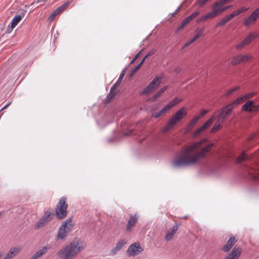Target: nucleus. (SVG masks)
I'll use <instances>...</instances> for the list:
<instances>
[{
	"mask_svg": "<svg viewBox=\"0 0 259 259\" xmlns=\"http://www.w3.org/2000/svg\"><path fill=\"white\" fill-rule=\"evenodd\" d=\"M206 139H204L183 148L181 153L173 161V165L175 166L193 165L204 158L214 145L213 143H210L202 147V145L206 142Z\"/></svg>",
	"mask_w": 259,
	"mask_h": 259,
	"instance_id": "obj_1",
	"label": "nucleus"
},
{
	"mask_svg": "<svg viewBox=\"0 0 259 259\" xmlns=\"http://www.w3.org/2000/svg\"><path fill=\"white\" fill-rule=\"evenodd\" d=\"M85 242L79 238H75L67 245L62 247L56 253L59 259H74L86 247Z\"/></svg>",
	"mask_w": 259,
	"mask_h": 259,
	"instance_id": "obj_2",
	"label": "nucleus"
},
{
	"mask_svg": "<svg viewBox=\"0 0 259 259\" xmlns=\"http://www.w3.org/2000/svg\"><path fill=\"white\" fill-rule=\"evenodd\" d=\"M66 197H62L60 199L55 209V213L57 218L59 219H62L67 215L68 204L66 202Z\"/></svg>",
	"mask_w": 259,
	"mask_h": 259,
	"instance_id": "obj_3",
	"label": "nucleus"
},
{
	"mask_svg": "<svg viewBox=\"0 0 259 259\" xmlns=\"http://www.w3.org/2000/svg\"><path fill=\"white\" fill-rule=\"evenodd\" d=\"M53 211H47L35 225L34 229L37 230L44 227L53 218Z\"/></svg>",
	"mask_w": 259,
	"mask_h": 259,
	"instance_id": "obj_4",
	"label": "nucleus"
},
{
	"mask_svg": "<svg viewBox=\"0 0 259 259\" xmlns=\"http://www.w3.org/2000/svg\"><path fill=\"white\" fill-rule=\"evenodd\" d=\"M162 76H156L148 85L142 92V94H149L160 84Z\"/></svg>",
	"mask_w": 259,
	"mask_h": 259,
	"instance_id": "obj_5",
	"label": "nucleus"
},
{
	"mask_svg": "<svg viewBox=\"0 0 259 259\" xmlns=\"http://www.w3.org/2000/svg\"><path fill=\"white\" fill-rule=\"evenodd\" d=\"M183 114H176L175 116L171 118L167 122L165 126L163 128L162 132L166 133L172 130L175 125L179 122L183 118Z\"/></svg>",
	"mask_w": 259,
	"mask_h": 259,
	"instance_id": "obj_6",
	"label": "nucleus"
},
{
	"mask_svg": "<svg viewBox=\"0 0 259 259\" xmlns=\"http://www.w3.org/2000/svg\"><path fill=\"white\" fill-rule=\"evenodd\" d=\"M252 56L250 54L236 55L232 58L231 64L233 65L243 64L250 60Z\"/></svg>",
	"mask_w": 259,
	"mask_h": 259,
	"instance_id": "obj_7",
	"label": "nucleus"
},
{
	"mask_svg": "<svg viewBox=\"0 0 259 259\" xmlns=\"http://www.w3.org/2000/svg\"><path fill=\"white\" fill-rule=\"evenodd\" d=\"M143 250V249L139 243H134L129 246L126 253L128 256H135L140 254Z\"/></svg>",
	"mask_w": 259,
	"mask_h": 259,
	"instance_id": "obj_8",
	"label": "nucleus"
},
{
	"mask_svg": "<svg viewBox=\"0 0 259 259\" xmlns=\"http://www.w3.org/2000/svg\"><path fill=\"white\" fill-rule=\"evenodd\" d=\"M242 110L245 112H258L259 103L255 105L254 101L248 100L242 106Z\"/></svg>",
	"mask_w": 259,
	"mask_h": 259,
	"instance_id": "obj_9",
	"label": "nucleus"
},
{
	"mask_svg": "<svg viewBox=\"0 0 259 259\" xmlns=\"http://www.w3.org/2000/svg\"><path fill=\"white\" fill-rule=\"evenodd\" d=\"M214 119V116L213 115L208 119L203 125L198 128L193 134V136L196 137L201 134L204 131L207 129L212 123Z\"/></svg>",
	"mask_w": 259,
	"mask_h": 259,
	"instance_id": "obj_10",
	"label": "nucleus"
},
{
	"mask_svg": "<svg viewBox=\"0 0 259 259\" xmlns=\"http://www.w3.org/2000/svg\"><path fill=\"white\" fill-rule=\"evenodd\" d=\"M225 4L221 0H220L219 1L214 3V4L211 6V11H212L218 16L227 9V7H222Z\"/></svg>",
	"mask_w": 259,
	"mask_h": 259,
	"instance_id": "obj_11",
	"label": "nucleus"
},
{
	"mask_svg": "<svg viewBox=\"0 0 259 259\" xmlns=\"http://www.w3.org/2000/svg\"><path fill=\"white\" fill-rule=\"evenodd\" d=\"M21 249L22 247L18 245L11 247L3 259H12L14 258L20 252Z\"/></svg>",
	"mask_w": 259,
	"mask_h": 259,
	"instance_id": "obj_12",
	"label": "nucleus"
},
{
	"mask_svg": "<svg viewBox=\"0 0 259 259\" xmlns=\"http://www.w3.org/2000/svg\"><path fill=\"white\" fill-rule=\"evenodd\" d=\"M259 17V8L255 9L251 14L245 20L244 25L249 26L253 23Z\"/></svg>",
	"mask_w": 259,
	"mask_h": 259,
	"instance_id": "obj_13",
	"label": "nucleus"
},
{
	"mask_svg": "<svg viewBox=\"0 0 259 259\" xmlns=\"http://www.w3.org/2000/svg\"><path fill=\"white\" fill-rule=\"evenodd\" d=\"M182 100L178 98H176L167 105H166L160 111L159 113H165L170 111V110L175 106L181 102Z\"/></svg>",
	"mask_w": 259,
	"mask_h": 259,
	"instance_id": "obj_14",
	"label": "nucleus"
},
{
	"mask_svg": "<svg viewBox=\"0 0 259 259\" xmlns=\"http://www.w3.org/2000/svg\"><path fill=\"white\" fill-rule=\"evenodd\" d=\"M178 229L179 226L178 225H175L171 228L168 229L165 235V240L166 241H169L171 240L174 238L175 234L177 233Z\"/></svg>",
	"mask_w": 259,
	"mask_h": 259,
	"instance_id": "obj_15",
	"label": "nucleus"
},
{
	"mask_svg": "<svg viewBox=\"0 0 259 259\" xmlns=\"http://www.w3.org/2000/svg\"><path fill=\"white\" fill-rule=\"evenodd\" d=\"M240 99L236 98L235 100L232 102L231 103L227 105L222 109V113H230L236 106L240 104L239 101Z\"/></svg>",
	"mask_w": 259,
	"mask_h": 259,
	"instance_id": "obj_16",
	"label": "nucleus"
},
{
	"mask_svg": "<svg viewBox=\"0 0 259 259\" xmlns=\"http://www.w3.org/2000/svg\"><path fill=\"white\" fill-rule=\"evenodd\" d=\"M139 215L137 214L131 215L128 220L127 225L126 227V230L128 232L132 231L133 228L135 226V224L138 221Z\"/></svg>",
	"mask_w": 259,
	"mask_h": 259,
	"instance_id": "obj_17",
	"label": "nucleus"
},
{
	"mask_svg": "<svg viewBox=\"0 0 259 259\" xmlns=\"http://www.w3.org/2000/svg\"><path fill=\"white\" fill-rule=\"evenodd\" d=\"M241 252V248L234 247L231 252L226 256L225 259H238Z\"/></svg>",
	"mask_w": 259,
	"mask_h": 259,
	"instance_id": "obj_18",
	"label": "nucleus"
},
{
	"mask_svg": "<svg viewBox=\"0 0 259 259\" xmlns=\"http://www.w3.org/2000/svg\"><path fill=\"white\" fill-rule=\"evenodd\" d=\"M50 248L48 246H44L37 250L29 259H38L46 254Z\"/></svg>",
	"mask_w": 259,
	"mask_h": 259,
	"instance_id": "obj_19",
	"label": "nucleus"
},
{
	"mask_svg": "<svg viewBox=\"0 0 259 259\" xmlns=\"http://www.w3.org/2000/svg\"><path fill=\"white\" fill-rule=\"evenodd\" d=\"M126 243V241L124 239H121L119 240L116 243V246L111 250L110 255H114L116 254Z\"/></svg>",
	"mask_w": 259,
	"mask_h": 259,
	"instance_id": "obj_20",
	"label": "nucleus"
},
{
	"mask_svg": "<svg viewBox=\"0 0 259 259\" xmlns=\"http://www.w3.org/2000/svg\"><path fill=\"white\" fill-rule=\"evenodd\" d=\"M236 242L237 240L234 237H230L226 244L223 246V250L225 252H228Z\"/></svg>",
	"mask_w": 259,
	"mask_h": 259,
	"instance_id": "obj_21",
	"label": "nucleus"
},
{
	"mask_svg": "<svg viewBox=\"0 0 259 259\" xmlns=\"http://www.w3.org/2000/svg\"><path fill=\"white\" fill-rule=\"evenodd\" d=\"M74 225L71 222V218L67 219L61 226L66 232L69 233L72 230Z\"/></svg>",
	"mask_w": 259,
	"mask_h": 259,
	"instance_id": "obj_22",
	"label": "nucleus"
},
{
	"mask_svg": "<svg viewBox=\"0 0 259 259\" xmlns=\"http://www.w3.org/2000/svg\"><path fill=\"white\" fill-rule=\"evenodd\" d=\"M226 115V114H219L217 118L218 120L215 123L214 125L211 129V130L210 131V133H214L221 128V122H220V120H221L222 121L223 120V119L225 118V117L226 116H225Z\"/></svg>",
	"mask_w": 259,
	"mask_h": 259,
	"instance_id": "obj_23",
	"label": "nucleus"
},
{
	"mask_svg": "<svg viewBox=\"0 0 259 259\" xmlns=\"http://www.w3.org/2000/svg\"><path fill=\"white\" fill-rule=\"evenodd\" d=\"M217 16L213 13V12L211 11L199 17L197 21L198 22L205 21L208 19H213Z\"/></svg>",
	"mask_w": 259,
	"mask_h": 259,
	"instance_id": "obj_24",
	"label": "nucleus"
},
{
	"mask_svg": "<svg viewBox=\"0 0 259 259\" xmlns=\"http://www.w3.org/2000/svg\"><path fill=\"white\" fill-rule=\"evenodd\" d=\"M256 92H254L249 93L238 97L237 99L240 100L239 101V102L241 104L244 102H245L246 100L252 98L254 96L256 95Z\"/></svg>",
	"mask_w": 259,
	"mask_h": 259,
	"instance_id": "obj_25",
	"label": "nucleus"
},
{
	"mask_svg": "<svg viewBox=\"0 0 259 259\" xmlns=\"http://www.w3.org/2000/svg\"><path fill=\"white\" fill-rule=\"evenodd\" d=\"M200 116H196L192 119L190 123L187 126V127L185 128L186 133H189L191 131L193 127L196 125V123L197 122Z\"/></svg>",
	"mask_w": 259,
	"mask_h": 259,
	"instance_id": "obj_26",
	"label": "nucleus"
},
{
	"mask_svg": "<svg viewBox=\"0 0 259 259\" xmlns=\"http://www.w3.org/2000/svg\"><path fill=\"white\" fill-rule=\"evenodd\" d=\"M258 35L255 32L250 33L243 40L245 42L246 45L251 43L253 39L257 37Z\"/></svg>",
	"mask_w": 259,
	"mask_h": 259,
	"instance_id": "obj_27",
	"label": "nucleus"
},
{
	"mask_svg": "<svg viewBox=\"0 0 259 259\" xmlns=\"http://www.w3.org/2000/svg\"><path fill=\"white\" fill-rule=\"evenodd\" d=\"M68 233L66 232L64 229H63V227L60 226L59 231L58 232L57 238L58 240H63L65 239L68 236Z\"/></svg>",
	"mask_w": 259,
	"mask_h": 259,
	"instance_id": "obj_28",
	"label": "nucleus"
},
{
	"mask_svg": "<svg viewBox=\"0 0 259 259\" xmlns=\"http://www.w3.org/2000/svg\"><path fill=\"white\" fill-rule=\"evenodd\" d=\"M70 5V2H68L64 3L59 7L57 8L54 12L57 15L63 12Z\"/></svg>",
	"mask_w": 259,
	"mask_h": 259,
	"instance_id": "obj_29",
	"label": "nucleus"
},
{
	"mask_svg": "<svg viewBox=\"0 0 259 259\" xmlns=\"http://www.w3.org/2000/svg\"><path fill=\"white\" fill-rule=\"evenodd\" d=\"M21 19L22 17L20 15H18L15 16L11 22V28L12 29L15 28Z\"/></svg>",
	"mask_w": 259,
	"mask_h": 259,
	"instance_id": "obj_30",
	"label": "nucleus"
},
{
	"mask_svg": "<svg viewBox=\"0 0 259 259\" xmlns=\"http://www.w3.org/2000/svg\"><path fill=\"white\" fill-rule=\"evenodd\" d=\"M118 87L114 84L111 88L109 94L115 97L119 92V90L118 89Z\"/></svg>",
	"mask_w": 259,
	"mask_h": 259,
	"instance_id": "obj_31",
	"label": "nucleus"
},
{
	"mask_svg": "<svg viewBox=\"0 0 259 259\" xmlns=\"http://www.w3.org/2000/svg\"><path fill=\"white\" fill-rule=\"evenodd\" d=\"M204 33V29L203 28H198L195 30V34L193 36L194 38L197 40L200 37L202 36L203 35Z\"/></svg>",
	"mask_w": 259,
	"mask_h": 259,
	"instance_id": "obj_32",
	"label": "nucleus"
},
{
	"mask_svg": "<svg viewBox=\"0 0 259 259\" xmlns=\"http://www.w3.org/2000/svg\"><path fill=\"white\" fill-rule=\"evenodd\" d=\"M167 85H165L163 88L160 89V90L153 96V100H154L156 98L159 97L167 90Z\"/></svg>",
	"mask_w": 259,
	"mask_h": 259,
	"instance_id": "obj_33",
	"label": "nucleus"
},
{
	"mask_svg": "<svg viewBox=\"0 0 259 259\" xmlns=\"http://www.w3.org/2000/svg\"><path fill=\"white\" fill-rule=\"evenodd\" d=\"M240 87H236L234 88H232L231 89L229 90L227 92H226V93L224 94V96L226 97H228L232 95L234 92L239 90Z\"/></svg>",
	"mask_w": 259,
	"mask_h": 259,
	"instance_id": "obj_34",
	"label": "nucleus"
},
{
	"mask_svg": "<svg viewBox=\"0 0 259 259\" xmlns=\"http://www.w3.org/2000/svg\"><path fill=\"white\" fill-rule=\"evenodd\" d=\"M230 20L229 18L226 16L223 19H222L221 21H220L217 24V27H221L225 25L227 22L229 21Z\"/></svg>",
	"mask_w": 259,
	"mask_h": 259,
	"instance_id": "obj_35",
	"label": "nucleus"
},
{
	"mask_svg": "<svg viewBox=\"0 0 259 259\" xmlns=\"http://www.w3.org/2000/svg\"><path fill=\"white\" fill-rule=\"evenodd\" d=\"M249 158L248 156L246 155L244 153H241L239 156L237 158L236 162L240 163L243 160H245Z\"/></svg>",
	"mask_w": 259,
	"mask_h": 259,
	"instance_id": "obj_36",
	"label": "nucleus"
},
{
	"mask_svg": "<svg viewBox=\"0 0 259 259\" xmlns=\"http://www.w3.org/2000/svg\"><path fill=\"white\" fill-rule=\"evenodd\" d=\"M124 75H125V73H124V71H122L120 75H119V78H118L117 80L116 81V82L114 83V84H115V85H117L118 87H119L121 81H122V80L123 79V78L124 77Z\"/></svg>",
	"mask_w": 259,
	"mask_h": 259,
	"instance_id": "obj_37",
	"label": "nucleus"
},
{
	"mask_svg": "<svg viewBox=\"0 0 259 259\" xmlns=\"http://www.w3.org/2000/svg\"><path fill=\"white\" fill-rule=\"evenodd\" d=\"M192 21L191 19L188 16L181 23L180 29H183L187 24Z\"/></svg>",
	"mask_w": 259,
	"mask_h": 259,
	"instance_id": "obj_38",
	"label": "nucleus"
},
{
	"mask_svg": "<svg viewBox=\"0 0 259 259\" xmlns=\"http://www.w3.org/2000/svg\"><path fill=\"white\" fill-rule=\"evenodd\" d=\"M192 21L191 19L188 16L181 23L180 29H183L187 24Z\"/></svg>",
	"mask_w": 259,
	"mask_h": 259,
	"instance_id": "obj_39",
	"label": "nucleus"
},
{
	"mask_svg": "<svg viewBox=\"0 0 259 259\" xmlns=\"http://www.w3.org/2000/svg\"><path fill=\"white\" fill-rule=\"evenodd\" d=\"M192 21L191 19L188 16L181 23L180 29H183L187 24Z\"/></svg>",
	"mask_w": 259,
	"mask_h": 259,
	"instance_id": "obj_40",
	"label": "nucleus"
},
{
	"mask_svg": "<svg viewBox=\"0 0 259 259\" xmlns=\"http://www.w3.org/2000/svg\"><path fill=\"white\" fill-rule=\"evenodd\" d=\"M192 21L191 19L188 16L181 23L180 29H183L187 24Z\"/></svg>",
	"mask_w": 259,
	"mask_h": 259,
	"instance_id": "obj_41",
	"label": "nucleus"
},
{
	"mask_svg": "<svg viewBox=\"0 0 259 259\" xmlns=\"http://www.w3.org/2000/svg\"><path fill=\"white\" fill-rule=\"evenodd\" d=\"M192 21L191 19L188 16L181 23L180 29H183L187 24Z\"/></svg>",
	"mask_w": 259,
	"mask_h": 259,
	"instance_id": "obj_42",
	"label": "nucleus"
},
{
	"mask_svg": "<svg viewBox=\"0 0 259 259\" xmlns=\"http://www.w3.org/2000/svg\"><path fill=\"white\" fill-rule=\"evenodd\" d=\"M114 98V97L113 96L108 93L104 100V103L105 104L109 103L112 101Z\"/></svg>",
	"mask_w": 259,
	"mask_h": 259,
	"instance_id": "obj_43",
	"label": "nucleus"
},
{
	"mask_svg": "<svg viewBox=\"0 0 259 259\" xmlns=\"http://www.w3.org/2000/svg\"><path fill=\"white\" fill-rule=\"evenodd\" d=\"M238 12H238L237 10L235 11L231 14L227 15V16L229 18V19L231 20L234 17L237 16L239 15Z\"/></svg>",
	"mask_w": 259,
	"mask_h": 259,
	"instance_id": "obj_44",
	"label": "nucleus"
},
{
	"mask_svg": "<svg viewBox=\"0 0 259 259\" xmlns=\"http://www.w3.org/2000/svg\"><path fill=\"white\" fill-rule=\"evenodd\" d=\"M245 46H246V44L243 40H242L240 44H239L236 46V48L237 50H241Z\"/></svg>",
	"mask_w": 259,
	"mask_h": 259,
	"instance_id": "obj_45",
	"label": "nucleus"
},
{
	"mask_svg": "<svg viewBox=\"0 0 259 259\" xmlns=\"http://www.w3.org/2000/svg\"><path fill=\"white\" fill-rule=\"evenodd\" d=\"M200 12L199 11H196L194 13H192L189 17L191 20H193L195 18L197 17L199 15Z\"/></svg>",
	"mask_w": 259,
	"mask_h": 259,
	"instance_id": "obj_46",
	"label": "nucleus"
},
{
	"mask_svg": "<svg viewBox=\"0 0 259 259\" xmlns=\"http://www.w3.org/2000/svg\"><path fill=\"white\" fill-rule=\"evenodd\" d=\"M196 40L194 38V37H193L192 38H191L190 40H188L186 44L185 45H184V48H186L187 47H188V46H189L190 45H191V44H192L193 42H194L195 41H196Z\"/></svg>",
	"mask_w": 259,
	"mask_h": 259,
	"instance_id": "obj_47",
	"label": "nucleus"
},
{
	"mask_svg": "<svg viewBox=\"0 0 259 259\" xmlns=\"http://www.w3.org/2000/svg\"><path fill=\"white\" fill-rule=\"evenodd\" d=\"M196 40L194 38V37H193L192 38H191L190 40H188L186 44L185 45H184V48H186L187 47H188V46H189L190 45H191V44H192L193 42H194L195 41H196Z\"/></svg>",
	"mask_w": 259,
	"mask_h": 259,
	"instance_id": "obj_48",
	"label": "nucleus"
},
{
	"mask_svg": "<svg viewBox=\"0 0 259 259\" xmlns=\"http://www.w3.org/2000/svg\"><path fill=\"white\" fill-rule=\"evenodd\" d=\"M188 112L186 108H182L180 109L176 113H186Z\"/></svg>",
	"mask_w": 259,
	"mask_h": 259,
	"instance_id": "obj_49",
	"label": "nucleus"
},
{
	"mask_svg": "<svg viewBox=\"0 0 259 259\" xmlns=\"http://www.w3.org/2000/svg\"><path fill=\"white\" fill-rule=\"evenodd\" d=\"M57 16V15L56 14V13L54 12L49 17V19L50 20V21H53L55 19L56 16Z\"/></svg>",
	"mask_w": 259,
	"mask_h": 259,
	"instance_id": "obj_50",
	"label": "nucleus"
},
{
	"mask_svg": "<svg viewBox=\"0 0 259 259\" xmlns=\"http://www.w3.org/2000/svg\"><path fill=\"white\" fill-rule=\"evenodd\" d=\"M142 65V63H139V64L137 66H136L135 68V69H134V70L133 71V73L137 72L140 68V67H141Z\"/></svg>",
	"mask_w": 259,
	"mask_h": 259,
	"instance_id": "obj_51",
	"label": "nucleus"
},
{
	"mask_svg": "<svg viewBox=\"0 0 259 259\" xmlns=\"http://www.w3.org/2000/svg\"><path fill=\"white\" fill-rule=\"evenodd\" d=\"M247 8H245L244 7H242V8L237 10V11H238V12H239L238 13L240 14L247 11Z\"/></svg>",
	"mask_w": 259,
	"mask_h": 259,
	"instance_id": "obj_52",
	"label": "nucleus"
},
{
	"mask_svg": "<svg viewBox=\"0 0 259 259\" xmlns=\"http://www.w3.org/2000/svg\"><path fill=\"white\" fill-rule=\"evenodd\" d=\"M147 58V56H145L140 63H142V65L145 61Z\"/></svg>",
	"mask_w": 259,
	"mask_h": 259,
	"instance_id": "obj_53",
	"label": "nucleus"
},
{
	"mask_svg": "<svg viewBox=\"0 0 259 259\" xmlns=\"http://www.w3.org/2000/svg\"><path fill=\"white\" fill-rule=\"evenodd\" d=\"M208 112L207 111H206L205 109H202L200 111V113H202V114H203V113H207Z\"/></svg>",
	"mask_w": 259,
	"mask_h": 259,
	"instance_id": "obj_54",
	"label": "nucleus"
},
{
	"mask_svg": "<svg viewBox=\"0 0 259 259\" xmlns=\"http://www.w3.org/2000/svg\"><path fill=\"white\" fill-rule=\"evenodd\" d=\"M179 10V8H178L174 13L171 14L172 16H175V15L178 13Z\"/></svg>",
	"mask_w": 259,
	"mask_h": 259,
	"instance_id": "obj_55",
	"label": "nucleus"
},
{
	"mask_svg": "<svg viewBox=\"0 0 259 259\" xmlns=\"http://www.w3.org/2000/svg\"><path fill=\"white\" fill-rule=\"evenodd\" d=\"M224 4H226L228 3V2H230L231 0H221Z\"/></svg>",
	"mask_w": 259,
	"mask_h": 259,
	"instance_id": "obj_56",
	"label": "nucleus"
},
{
	"mask_svg": "<svg viewBox=\"0 0 259 259\" xmlns=\"http://www.w3.org/2000/svg\"><path fill=\"white\" fill-rule=\"evenodd\" d=\"M9 105V104H7L6 105H5L3 108H2L1 109V110H0V112H1V111H2L3 110H4V109H5L7 108V107H8Z\"/></svg>",
	"mask_w": 259,
	"mask_h": 259,
	"instance_id": "obj_57",
	"label": "nucleus"
},
{
	"mask_svg": "<svg viewBox=\"0 0 259 259\" xmlns=\"http://www.w3.org/2000/svg\"><path fill=\"white\" fill-rule=\"evenodd\" d=\"M139 54H138L135 56V58L133 59V60L132 61V63H133L137 58H138Z\"/></svg>",
	"mask_w": 259,
	"mask_h": 259,
	"instance_id": "obj_58",
	"label": "nucleus"
},
{
	"mask_svg": "<svg viewBox=\"0 0 259 259\" xmlns=\"http://www.w3.org/2000/svg\"><path fill=\"white\" fill-rule=\"evenodd\" d=\"M153 54V52H149L147 55L146 56H151L152 55V54Z\"/></svg>",
	"mask_w": 259,
	"mask_h": 259,
	"instance_id": "obj_59",
	"label": "nucleus"
},
{
	"mask_svg": "<svg viewBox=\"0 0 259 259\" xmlns=\"http://www.w3.org/2000/svg\"><path fill=\"white\" fill-rule=\"evenodd\" d=\"M160 115V114H155V115H154V118H158V117H159V115Z\"/></svg>",
	"mask_w": 259,
	"mask_h": 259,
	"instance_id": "obj_60",
	"label": "nucleus"
},
{
	"mask_svg": "<svg viewBox=\"0 0 259 259\" xmlns=\"http://www.w3.org/2000/svg\"><path fill=\"white\" fill-rule=\"evenodd\" d=\"M41 2H45V0H38L37 3H40Z\"/></svg>",
	"mask_w": 259,
	"mask_h": 259,
	"instance_id": "obj_61",
	"label": "nucleus"
},
{
	"mask_svg": "<svg viewBox=\"0 0 259 259\" xmlns=\"http://www.w3.org/2000/svg\"><path fill=\"white\" fill-rule=\"evenodd\" d=\"M231 6H228L227 7V9H228V8H230Z\"/></svg>",
	"mask_w": 259,
	"mask_h": 259,
	"instance_id": "obj_62",
	"label": "nucleus"
}]
</instances>
